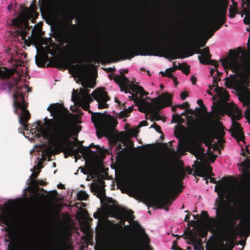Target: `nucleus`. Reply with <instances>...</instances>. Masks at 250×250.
I'll return each mask as SVG.
<instances>
[{
  "mask_svg": "<svg viewBox=\"0 0 250 250\" xmlns=\"http://www.w3.org/2000/svg\"><path fill=\"white\" fill-rule=\"evenodd\" d=\"M47 109L50 112L51 116L55 118L48 120L50 125L49 132L46 133L41 128L39 137L42 136L44 139H48L50 144L57 148L64 151L70 156L75 155L76 157L80 158L81 155L79 153H81L86 160V167L88 171H92L93 164L91 162H88L87 159L94 155L95 152L90 151L89 149L85 150L83 145L75 148L73 142L70 141L73 132L72 114L59 103L51 104Z\"/></svg>",
  "mask_w": 250,
  "mask_h": 250,
  "instance_id": "f257e3e1",
  "label": "nucleus"
},
{
  "mask_svg": "<svg viewBox=\"0 0 250 250\" xmlns=\"http://www.w3.org/2000/svg\"><path fill=\"white\" fill-rule=\"evenodd\" d=\"M70 34L67 26L66 32L60 35L59 41L62 44L67 43L69 50L74 53L69 58L58 61L56 67L61 70L69 69L70 73L82 78L83 76V71L85 69L86 66L73 63L83 62V59L86 56L89 57L94 62H97L101 60L104 56L103 43L101 40H96L92 42L74 43L70 38Z\"/></svg>",
  "mask_w": 250,
  "mask_h": 250,
  "instance_id": "f03ea898",
  "label": "nucleus"
},
{
  "mask_svg": "<svg viewBox=\"0 0 250 250\" xmlns=\"http://www.w3.org/2000/svg\"><path fill=\"white\" fill-rule=\"evenodd\" d=\"M151 43L149 44L127 43L120 48L117 51L109 52L108 56L114 57L120 56L123 57V59L130 60L135 56H158L166 57L171 59L177 58H183L192 56L194 54H201L203 59H205V50L200 49L199 46L194 45V51L190 50L188 53L184 56H180L178 51L174 47L167 45L168 41L167 36L161 35L159 38L155 35L150 38Z\"/></svg>",
  "mask_w": 250,
  "mask_h": 250,
  "instance_id": "7ed1b4c3",
  "label": "nucleus"
},
{
  "mask_svg": "<svg viewBox=\"0 0 250 250\" xmlns=\"http://www.w3.org/2000/svg\"><path fill=\"white\" fill-rule=\"evenodd\" d=\"M17 72L15 69H10L5 67H0V79L3 81L1 84V89L6 92L14 91L13 94L14 113L19 116V123L25 130H28V121L31 118L29 111L26 109L28 103L24 99L25 94L23 89L27 92L31 91L30 87L26 85L20 84L21 75L18 74L15 77L14 75Z\"/></svg>",
  "mask_w": 250,
  "mask_h": 250,
  "instance_id": "20e7f679",
  "label": "nucleus"
},
{
  "mask_svg": "<svg viewBox=\"0 0 250 250\" xmlns=\"http://www.w3.org/2000/svg\"><path fill=\"white\" fill-rule=\"evenodd\" d=\"M120 75L116 76L114 81L117 83L122 91L125 93H129L132 94L134 102L138 106V110L142 113H149L154 106V104L147 103L142 100V98L147 95L148 93L146 92L143 87L140 85L131 83L128 79L121 71Z\"/></svg>",
  "mask_w": 250,
  "mask_h": 250,
  "instance_id": "39448f33",
  "label": "nucleus"
},
{
  "mask_svg": "<svg viewBox=\"0 0 250 250\" xmlns=\"http://www.w3.org/2000/svg\"><path fill=\"white\" fill-rule=\"evenodd\" d=\"M70 234L66 231H60L52 237V241L43 245V247L35 249L29 239L24 240L21 244L22 250H73L69 243Z\"/></svg>",
  "mask_w": 250,
  "mask_h": 250,
  "instance_id": "423d86ee",
  "label": "nucleus"
},
{
  "mask_svg": "<svg viewBox=\"0 0 250 250\" xmlns=\"http://www.w3.org/2000/svg\"><path fill=\"white\" fill-rule=\"evenodd\" d=\"M38 16L39 14L33 10L27 13L21 12L17 17L12 20V25L16 28L14 35L21 36L22 40H25L28 32L32 27L29 26L28 21L31 20L35 23Z\"/></svg>",
  "mask_w": 250,
  "mask_h": 250,
  "instance_id": "0eeeda50",
  "label": "nucleus"
},
{
  "mask_svg": "<svg viewBox=\"0 0 250 250\" xmlns=\"http://www.w3.org/2000/svg\"><path fill=\"white\" fill-rule=\"evenodd\" d=\"M81 105L83 110L88 111L89 113L92 114V121L96 128L100 127L103 129L108 128H114L116 126L117 122L115 119L111 118L109 115V119L104 117V114L102 113H94L89 110L90 105L88 103L79 101Z\"/></svg>",
  "mask_w": 250,
  "mask_h": 250,
  "instance_id": "6e6552de",
  "label": "nucleus"
},
{
  "mask_svg": "<svg viewBox=\"0 0 250 250\" xmlns=\"http://www.w3.org/2000/svg\"><path fill=\"white\" fill-rule=\"evenodd\" d=\"M185 172H179L175 178L170 183L168 190L165 192V196L161 198L156 194H151L148 195V198L154 202H157L160 203L163 207L169 206L172 204V201L175 200V197H172L171 191L176 188L177 186L176 181L179 179H183L185 178Z\"/></svg>",
  "mask_w": 250,
  "mask_h": 250,
  "instance_id": "1a4fd4ad",
  "label": "nucleus"
},
{
  "mask_svg": "<svg viewBox=\"0 0 250 250\" xmlns=\"http://www.w3.org/2000/svg\"><path fill=\"white\" fill-rule=\"evenodd\" d=\"M154 106L149 114L152 117L151 121H159L161 119V116L159 114V111L166 106H170L172 104V98L168 93H165L160 95L158 98L152 100Z\"/></svg>",
  "mask_w": 250,
  "mask_h": 250,
  "instance_id": "9d476101",
  "label": "nucleus"
},
{
  "mask_svg": "<svg viewBox=\"0 0 250 250\" xmlns=\"http://www.w3.org/2000/svg\"><path fill=\"white\" fill-rule=\"evenodd\" d=\"M91 96L98 103L99 109H104L108 107V104L106 102L110 100V97L104 88H98L96 89L92 93L91 96L88 95L87 97L84 98L78 97V98L79 101L88 103V104H89V103L93 101Z\"/></svg>",
  "mask_w": 250,
  "mask_h": 250,
  "instance_id": "9b49d317",
  "label": "nucleus"
},
{
  "mask_svg": "<svg viewBox=\"0 0 250 250\" xmlns=\"http://www.w3.org/2000/svg\"><path fill=\"white\" fill-rule=\"evenodd\" d=\"M243 52L241 47L237 48L235 49H230L229 51L230 56L228 59H221L222 65L225 68L227 67L229 69H236L239 66L238 61L240 54Z\"/></svg>",
  "mask_w": 250,
  "mask_h": 250,
  "instance_id": "f8f14e48",
  "label": "nucleus"
},
{
  "mask_svg": "<svg viewBox=\"0 0 250 250\" xmlns=\"http://www.w3.org/2000/svg\"><path fill=\"white\" fill-rule=\"evenodd\" d=\"M221 191L218 192V198L216 200L217 203V208L216 214L217 218L220 220L225 219L227 202L226 198V191L224 187H221Z\"/></svg>",
  "mask_w": 250,
  "mask_h": 250,
  "instance_id": "ddd939ff",
  "label": "nucleus"
},
{
  "mask_svg": "<svg viewBox=\"0 0 250 250\" xmlns=\"http://www.w3.org/2000/svg\"><path fill=\"white\" fill-rule=\"evenodd\" d=\"M241 118L242 115L240 114H234L231 118L232 128L230 129L231 135L236 139L237 142L244 141L245 139V135L242 126L238 122L235 121V120H240Z\"/></svg>",
  "mask_w": 250,
  "mask_h": 250,
  "instance_id": "4468645a",
  "label": "nucleus"
},
{
  "mask_svg": "<svg viewBox=\"0 0 250 250\" xmlns=\"http://www.w3.org/2000/svg\"><path fill=\"white\" fill-rule=\"evenodd\" d=\"M239 100L243 104V107L247 106L244 112V117L250 124V91L246 89L238 94Z\"/></svg>",
  "mask_w": 250,
  "mask_h": 250,
  "instance_id": "2eb2a0df",
  "label": "nucleus"
},
{
  "mask_svg": "<svg viewBox=\"0 0 250 250\" xmlns=\"http://www.w3.org/2000/svg\"><path fill=\"white\" fill-rule=\"evenodd\" d=\"M13 204L11 201L4 204V207H0V209L3 211V214L0 216V221L6 225H8L11 219L12 215V208Z\"/></svg>",
  "mask_w": 250,
  "mask_h": 250,
  "instance_id": "dca6fc26",
  "label": "nucleus"
},
{
  "mask_svg": "<svg viewBox=\"0 0 250 250\" xmlns=\"http://www.w3.org/2000/svg\"><path fill=\"white\" fill-rule=\"evenodd\" d=\"M212 171V168L209 165H201L195 169L194 173L196 176L203 177L204 179L206 180V184H208L209 176L214 175Z\"/></svg>",
  "mask_w": 250,
  "mask_h": 250,
  "instance_id": "f3484780",
  "label": "nucleus"
},
{
  "mask_svg": "<svg viewBox=\"0 0 250 250\" xmlns=\"http://www.w3.org/2000/svg\"><path fill=\"white\" fill-rule=\"evenodd\" d=\"M220 80V79H217L216 77H213V83L212 85L209 86L210 89L212 90V88L214 87V91L216 92L218 96L226 101H228L229 100V92L225 88L218 86V82Z\"/></svg>",
  "mask_w": 250,
  "mask_h": 250,
  "instance_id": "a211bd4d",
  "label": "nucleus"
},
{
  "mask_svg": "<svg viewBox=\"0 0 250 250\" xmlns=\"http://www.w3.org/2000/svg\"><path fill=\"white\" fill-rule=\"evenodd\" d=\"M205 52L204 55L205 56V59H203L202 56L198 57L200 62L203 64L214 65L216 69H217L219 64L216 61L211 59V55L210 53L209 47H205Z\"/></svg>",
  "mask_w": 250,
  "mask_h": 250,
  "instance_id": "6ab92c4d",
  "label": "nucleus"
},
{
  "mask_svg": "<svg viewBox=\"0 0 250 250\" xmlns=\"http://www.w3.org/2000/svg\"><path fill=\"white\" fill-rule=\"evenodd\" d=\"M188 151L194 155L198 160H201L205 155V149L199 145H190Z\"/></svg>",
  "mask_w": 250,
  "mask_h": 250,
  "instance_id": "aec40b11",
  "label": "nucleus"
},
{
  "mask_svg": "<svg viewBox=\"0 0 250 250\" xmlns=\"http://www.w3.org/2000/svg\"><path fill=\"white\" fill-rule=\"evenodd\" d=\"M138 227L140 229L139 233L141 235V238L143 241V246L146 250H152L149 244L150 242V239H149L148 235L146 233L145 229L142 227V226L138 224Z\"/></svg>",
  "mask_w": 250,
  "mask_h": 250,
  "instance_id": "412c9836",
  "label": "nucleus"
},
{
  "mask_svg": "<svg viewBox=\"0 0 250 250\" xmlns=\"http://www.w3.org/2000/svg\"><path fill=\"white\" fill-rule=\"evenodd\" d=\"M229 5V0H220V3L217 7L215 14L226 17Z\"/></svg>",
  "mask_w": 250,
  "mask_h": 250,
  "instance_id": "4be33fe9",
  "label": "nucleus"
},
{
  "mask_svg": "<svg viewBox=\"0 0 250 250\" xmlns=\"http://www.w3.org/2000/svg\"><path fill=\"white\" fill-rule=\"evenodd\" d=\"M82 85L84 88L80 89V94L83 98L87 97L88 95H90V90L87 89V88H93L95 86V85L92 82L87 80L83 81L82 82Z\"/></svg>",
  "mask_w": 250,
  "mask_h": 250,
  "instance_id": "5701e85b",
  "label": "nucleus"
},
{
  "mask_svg": "<svg viewBox=\"0 0 250 250\" xmlns=\"http://www.w3.org/2000/svg\"><path fill=\"white\" fill-rule=\"evenodd\" d=\"M215 18L216 19V22L211 27L214 29V30L217 31L219 30L226 22L227 17L226 16H220V15L215 14Z\"/></svg>",
  "mask_w": 250,
  "mask_h": 250,
  "instance_id": "b1692460",
  "label": "nucleus"
},
{
  "mask_svg": "<svg viewBox=\"0 0 250 250\" xmlns=\"http://www.w3.org/2000/svg\"><path fill=\"white\" fill-rule=\"evenodd\" d=\"M239 224L240 229L243 232H246L250 229V213L242 219Z\"/></svg>",
  "mask_w": 250,
  "mask_h": 250,
  "instance_id": "393cba45",
  "label": "nucleus"
},
{
  "mask_svg": "<svg viewBox=\"0 0 250 250\" xmlns=\"http://www.w3.org/2000/svg\"><path fill=\"white\" fill-rule=\"evenodd\" d=\"M93 189L97 193V197L101 198H104L105 196V191L104 188L100 185H97L94 188H93Z\"/></svg>",
  "mask_w": 250,
  "mask_h": 250,
  "instance_id": "a878e982",
  "label": "nucleus"
},
{
  "mask_svg": "<svg viewBox=\"0 0 250 250\" xmlns=\"http://www.w3.org/2000/svg\"><path fill=\"white\" fill-rule=\"evenodd\" d=\"M187 237L190 240L192 243H196L203 245V242L201 239L198 238L195 235H193L192 232H189L187 234Z\"/></svg>",
  "mask_w": 250,
  "mask_h": 250,
  "instance_id": "bb28decb",
  "label": "nucleus"
},
{
  "mask_svg": "<svg viewBox=\"0 0 250 250\" xmlns=\"http://www.w3.org/2000/svg\"><path fill=\"white\" fill-rule=\"evenodd\" d=\"M111 141L113 142V144H114L115 145H117V147L116 150L117 151V154L120 155L123 154L125 149H123L122 145L121 143H119L117 144L118 141V138L116 137L113 138L112 139Z\"/></svg>",
  "mask_w": 250,
  "mask_h": 250,
  "instance_id": "cd10ccee",
  "label": "nucleus"
},
{
  "mask_svg": "<svg viewBox=\"0 0 250 250\" xmlns=\"http://www.w3.org/2000/svg\"><path fill=\"white\" fill-rule=\"evenodd\" d=\"M36 63L38 67H44L46 61L44 56L41 55L36 57Z\"/></svg>",
  "mask_w": 250,
  "mask_h": 250,
  "instance_id": "c85d7f7f",
  "label": "nucleus"
},
{
  "mask_svg": "<svg viewBox=\"0 0 250 250\" xmlns=\"http://www.w3.org/2000/svg\"><path fill=\"white\" fill-rule=\"evenodd\" d=\"M235 221L233 218H230L228 222L227 230L229 233L233 231L235 228Z\"/></svg>",
  "mask_w": 250,
  "mask_h": 250,
  "instance_id": "c756f323",
  "label": "nucleus"
},
{
  "mask_svg": "<svg viewBox=\"0 0 250 250\" xmlns=\"http://www.w3.org/2000/svg\"><path fill=\"white\" fill-rule=\"evenodd\" d=\"M133 106H130L127 109H125L124 111L120 113L119 116L120 118L127 117L130 116V114L133 110Z\"/></svg>",
  "mask_w": 250,
  "mask_h": 250,
  "instance_id": "7c9ffc66",
  "label": "nucleus"
},
{
  "mask_svg": "<svg viewBox=\"0 0 250 250\" xmlns=\"http://www.w3.org/2000/svg\"><path fill=\"white\" fill-rule=\"evenodd\" d=\"M186 147V144L184 142H179L177 147V150L183 155L185 154V152L187 150Z\"/></svg>",
  "mask_w": 250,
  "mask_h": 250,
  "instance_id": "2f4dec72",
  "label": "nucleus"
},
{
  "mask_svg": "<svg viewBox=\"0 0 250 250\" xmlns=\"http://www.w3.org/2000/svg\"><path fill=\"white\" fill-rule=\"evenodd\" d=\"M30 183L35 188H38L39 185L44 186L46 184V183L42 180L35 179H32Z\"/></svg>",
  "mask_w": 250,
  "mask_h": 250,
  "instance_id": "473e14b6",
  "label": "nucleus"
},
{
  "mask_svg": "<svg viewBox=\"0 0 250 250\" xmlns=\"http://www.w3.org/2000/svg\"><path fill=\"white\" fill-rule=\"evenodd\" d=\"M193 44L196 45L199 47H203L206 45V42H201L199 38L195 36L193 39Z\"/></svg>",
  "mask_w": 250,
  "mask_h": 250,
  "instance_id": "72a5a7b5",
  "label": "nucleus"
},
{
  "mask_svg": "<svg viewBox=\"0 0 250 250\" xmlns=\"http://www.w3.org/2000/svg\"><path fill=\"white\" fill-rule=\"evenodd\" d=\"M237 13H238V9L237 8H233L232 6H230L229 16L230 18H234Z\"/></svg>",
  "mask_w": 250,
  "mask_h": 250,
  "instance_id": "f704fd0d",
  "label": "nucleus"
},
{
  "mask_svg": "<svg viewBox=\"0 0 250 250\" xmlns=\"http://www.w3.org/2000/svg\"><path fill=\"white\" fill-rule=\"evenodd\" d=\"M181 69L180 70L182 71L186 75H188L190 73V67L186 63H182L181 66Z\"/></svg>",
  "mask_w": 250,
  "mask_h": 250,
  "instance_id": "c9c22d12",
  "label": "nucleus"
},
{
  "mask_svg": "<svg viewBox=\"0 0 250 250\" xmlns=\"http://www.w3.org/2000/svg\"><path fill=\"white\" fill-rule=\"evenodd\" d=\"M77 196L79 200H86L88 198V195L83 191L79 192Z\"/></svg>",
  "mask_w": 250,
  "mask_h": 250,
  "instance_id": "e433bc0d",
  "label": "nucleus"
},
{
  "mask_svg": "<svg viewBox=\"0 0 250 250\" xmlns=\"http://www.w3.org/2000/svg\"><path fill=\"white\" fill-rule=\"evenodd\" d=\"M186 112V111H185L183 113L181 114V115H179L178 114L173 115L172 122L175 123H178L179 120L182 119L181 116L185 115Z\"/></svg>",
  "mask_w": 250,
  "mask_h": 250,
  "instance_id": "4c0bfd02",
  "label": "nucleus"
},
{
  "mask_svg": "<svg viewBox=\"0 0 250 250\" xmlns=\"http://www.w3.org/2000/svg\"><path fill=\"white\" fill-rule=\"evenodd\" d=\"M198 234L201 237L205 238L208 234V231L205 228H201L199 230Z\"/></svg>",
  "mask_w": 250,
  "mask_h": 250,
  "instance_id": "58836bf2",
  "label": "nucleus"
},
{
  "mask_svg": "<svg viewBox=\"0 0 250 250\" xmlns=\"http://www.w3.org/2000/svg\"><path fill=\"white\" fill-rule=\"evenodd\" d=\"M208 159H209L210 161L212 163H214L215 161L217 156L216 155H215L212 151L210 150V148H208Z\"/></svg>",
  "mask_w": 250,
  "mask_h": 250,
  "instance_id": "ea45409f",
  "label": "nucleus"
},
{
  "mask_svg": "<svg viewBox=\"0 0 250 250\" xmlns=\"http://www.w3.org/2000/svg\"><path fill=\"white\" fill-rule=\"evenodd\" d=\"M216 31L211 26L207 28L206 30V33L208 39L210 38L213 35Z\"/></svg>",
  "mask_w": 250,
  "mask_h": 250,
  "instance_id": "a19ab883",
  "label": "nucleus"
},
{
  "mask_svg": "<svg viewBox=\"0 0 250 250\" xmlns=\"http://www.w3.org/2000/svg\"><path fill=\"white\" fill-rule=\"evenodd\" d=\"M201 215H202V217L203 219H204V221H205L207 220H209L211 222H213L214 221V219L213 218H209V215L208 213V212H207L206 211H203L202 212Z\"/></svg>",
  "mask_w": 250,
  "mask_h": 250,
  "instance_id": "79ce46f5",
  "label": "nucleus"
},
{
  "mask_svg": "<svg viewBox=\"0 0 250 250\" xmlns=\"http://www.w3.org/2000/svg\"><path fill=\"white\" fill-rule=\"evenodd\" d=\"M224 127L222 126V128H219L216 130V135L218 137L222 138L225 135V132L224 131Z\"/></svg>",
  "mask_w": 250,
  "mask_h": 250,
  "instance_id": "37998d69",
  "label": "nucleus"
},
{
  "mask_svg": "<svg viewBox=\"0 0 250 250\" xmlns=\"http://www.w3.org/2000/svg\"><path fill=\"white\" fill-rule=\"evenodd\" d=\"M197 103L198 104H199V105L200 106V107L202 109V110L204 111L207 112V108L204 105L202 100H201V99L198 100Z\"/></svg>",
  "mask_w": 250,
  "mask_h": 250,
  "instance_id": "c03bdc74",
  "label": "nucleus"
},
{
  "mask_svg": "<svg viewBox=\"0 0 250 250\" xmlns=\"http://www.w3.org/2000/svg\"><path fill=\"white\" fill-rule=\"evenodd\" d=\"M84 148H85V150L87 149H89L90 150H92L90 148H95L97 149L98 151H100L101 149V148L99 145H95L93 143H91L89 146H84Z\"/></svg>",
  "mask_w": 250,
  "mask_h": 250,
  "instance_id": "a18cd8bd",
  "label": "nucleus"
},
{
  "mask_svg": "<svg viewBox=\"0 0 250 250\" xmlns=\"http://www.w3.org/2000/svg\"><path fill=\"white\" fill-rule=\"evenodd\" d=\"M176 107L181 109H187L189 107V104L188 102H185L182 104H178Z\"/></svg>",
  "mask_w": 250,
  "mask_h": 250,
  "instance_id": "49530a36",
  "label": "nucleus"
},
{
  "mask_svg": "<svg viewBox=\"0 0 250 250\" xmlns=\"http://www.w3.org/2000/svg\"><path fill=\"white\" fill-rule=\"evenodd\" d=\"M151 127L154 128L158 132L162 133L161 126L158 125L157 124L154 123L152 125H151Z\"/></svg>",
  "mask_w": 250,
  "mask_h": 250,
  "instance_id": "de8ad7c7",
  "label": "nucleus"
},
{
  "mask_svg": "<svg viewBox=\"0 0 250 250\" xmlns=\"http://www.w3.org/2000/svg\"><path fill=\"white\" fill-rule=\"evenodd\" d=\"M16 246L14 242H10L8 245V250H16Z\"/></svg>",
  "mask_w": 250,
  "mask_h": 250,
  "instance_id": "09e8293b",
  "label": "nucleus"
},
{
  "mask_svg": "<svg viewBox=\"0 0 250 250\" xmlns=\"http://www.w3.org/2000/svg\"><path fill=\"white\" fill-rule=\"evenodd\" d=\"M193 245L194 249L195 250H204V248L203 245H201L200 244H197L196 243H191Z\"/></svg>",
  "mask_w": 250,
  "mask_h": 250,
  "instance_id": "8fccbe9b",
  "label": "nucleus"
},
{
  "mask_svg": "<svg viewBox=\"0 0 250 250\" xmlns=\"http://www.w3.org/2000/svg\"><path fill=\"white\" fill-rule=\"evenodd\" d=\"M181 66H182V64L178 63V65H177L176 62H173V70H175L176 69H178V70L182 69Z\"/></svg>",
  "mask_w": 250,
  "mask_h": 250,
  "instance_id": "3c124183",
  "label": "nucleus"
},
{
  "mask_svg": "<svg viewBox=\"0 0 250 250\" xmlns=\"http://www.w3.org/2000/svg\"><path fill=\"white\" fill-rule=\"evenodd\" d=\"M188 96V93L187 92H182L180 94L181 98L182 100H185Z\"/></svg>",
  "mask_w": 250,
  "mask_h": 250,
  "instance_id": "603ef678",
  "label": "nucleus"
},
{
  "mask_svg": "<svg viewBox=\"0 0 250 250\" xmlns=\"http://www.w3.org/2000/svg\"><path fill=\"white\" fill-rule=\"evenodd\" d=\"M166 76L167 77L169 78H171L172 79H175V77L171 73V72L170 71L168 72H166Z\"/></svg>",
  "mask_w": 250,
  "mask_h": 250,
  "instance_id": "864d4df0",
  "label": "nucleus"
},
{
  "mask_svg": "<svg viewBox=\"0 0 250 250\" xmlns=\"http://www.w3.org/2000/svg\"><path fill=\"white\" fill-rule=\"evenodd\" d=\"M63 11V6L62 4H60L59 7L57 8V11L58 13H60Z\"/></svg>",
  "mask_w": 250,
  "mask_h": 250,
  "instance_id": "5fc2aeb1",
  "label": "nucleus"
},
{
  "mask_svg": "<svg viewBox=\"0 0 250 250\" xmlns=\"http://www.w3.org/2000/svg\"><path fill=\"white\" fill-rule=\"evenodd\" d=\"M148 125V123L146 121H143L141 122L139 125V127L146 126Z\"/></svg>",
  "mask_w": 250,
  "mask_h": 250,
  "instance_id": "6e6d98bb",
  "label": "nucleus"
},
{
  "mask_svg": "<svg viewBox=\"0 0 250 250\" xmlns=\"http://www.w3.org/2000/svg\"><path fill=\"white\" fill-rule=\"evenodd\" d=\"M227 241V238L226 237H225L223 239V241H222V242L221 243V245L222 246V250H231V249L230 250H228V249H227V248L225 246L224 244H223V242L224 241Z\"/></svg>",
  "mask_w": 250,
  "mask_h": 250,
  "instance_id": "4d7b16f0",
  "label": "nucleus"
},
{
  "mask_svg": "<svg viewBox=\"0 0 250 250\" xmlns=\"http://www.w3.org/2000/svg\"><path fill=\"white\" fill-rule=\"evenodd\" d=\"M190 80L193 84H195L196 83L197 79L194 76H192Z\"/></svg>",
  "mask_w": 250,
  "mask_h": 250,
  "instance_id": "13d9d810",
  "label": "nucleus"
},
{
  "mask_svg": "<svg viewBox=\"0 0 250 250\" xmlns=\"http://www.w3.org/2000/svg\"><path fill=\"white\" fill-rule=\"evenodd\" d=\"M211 176H209L210 182L213 184H217L218 182L216 180L215 178L213 177H211Z\"/></svg>",
  "mask_w": 250,
  "mask_h": 250,
  "instance_id": "bf43d9fd",
  "label": "nucleus"
},
{
  "mask_svg": "<svg viewBox=\"0 0 250 250\" xmlns=\"http://www.w3.org/2000/svg\"><path fill=\"white\" fill-rule=\"evenodd\" d=\"M38 173H32L30 176V178L32 179H35L37 178L38 176Z\"/></svg>",
  "mask_w": 250,
  "mask_h": 250,
  "instance_id": "052dcab7",
  "label": "nucleus"
},
{
  "mask_svg": "<svg viewBox=\"0 0 250 250\" xmlns=\"http://www.w3.org/2000/svg\"><path fill=\"white\" fill-rule=\"evenodd\" d=\"M57 188L61 189H63L65 188L64 185H63V184H62L61 183H60L59 184H58L57 185Z\"/></svg>",
  "mask_w": 250,
  "mask_h": 250,
  "instance_id": "680f3d73",
  "label": "nucleus"
},
{
  "mask_svg": "<svg viewBox=\"0 0 250 250\" xmlns=\"http://www.w3.org/2000/svg\"><path fill=\"white\" fill-rule=\"evenodd\" d=\"M221 187H223L222 186L219 187L218 185H216L215 187V191L218 193V192H219L220 191H221V188H220Z\"/></svg>",
  "mask_w": 250,
  "mask_h": 250,
  "instance_id": "e2e57ef3",
  "label": "nucleus"
},
{
  "mask_svg": "<svg viewBox=\"0 0 250 250\" xmlns=\"http://www.w3.org/2000/svg\"><path fill=\"white\" fill-rule=\"evenodd\" d=\"M231 1L232 2V4H233L232 7L233 8H235L237 9V3L234 0H231Z\"/></svg>",
  "mask_w": 250,
  "mask_h": 250,
  "instance_id": "0e129e2a",
  "label": "nucleus"
},
{
  "mask_svg": "<svg viewBox=\"0 0 250 250\" xmlns=\"http://www.w3.org/2000/svg\"><path fill=\"white\" fill-rule=\"evenodd\" d=\"M215 71V70L214 68H211L210 70V74L212 77V78L215 77V76L213 75Z\"/></svg>",
  "mask_w": 250,
  "mask_h": 250,
  "instance_id": "69168bd1",
  "label": "nucleus"
},
{
  "mask_svg": "<svg viewBox=\"0 0 250 250\" xmlns=\"http://www.w3.org/2000/svg\"><path fill=\"white\" fill-rule=\"evenodd\" d=\"M79 168L81 169L82 172H83L84 174H87L88 173V172L86 171L84 168L83 167H80Z\"/></svg>",
  "mask_w": 250,
  "mask_h": 250,
  "instance_id": "338daca9",
  "label": "nucleus"
},
{
  "mask_svg": "<svg viewBox=\"0 0 250 250\" xmlns=\"http://www.w3.org/2000/svg\"><path fill=\"white\" fill-rule=\"evenodd\" d=\"M128 215L131 216V217L132 218V219H133L134 218V216L133 215V211L131 210H130L128 211Z\"/></svg>",
  "mask_w": 250,
  "mask_h": 250,
  "instance_id": "774afa93",
  "label": "nucleus"
}]
</instances>
